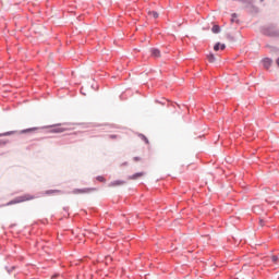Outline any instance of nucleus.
Here are the masks:
<instances>
[{
  "label": "nucleus",
  "mask_w": 279,
  "mask_h": 279,
  "mask_svg": "<svg viewBox=\"0 0 279 279\" xmlns=\"http://www.w3.org/2000/svg\"><path fill=\"white\" fill-rule=\"evenodd\" d=\"M97 191L96 187H84V189H74L72 191L73 195H82L86 193H95Z\"/></svg>",
  "instance_id": "7ed1b4c3"
},
{
  "label": "nucleus",
  "mask_w": 279,
  "mask_h": 279,
  "mask_svg": "<svg viewBox=\"0 0 279 279\" xmlns=\"http://www.w3.org/2000/svg\"><path fill=\"white\" fill-rule=\"evenodd\" d=\"M38 128H29V129H24L21 131V134H29V132H36Z\"/></svg>",
  "instance_id": "ddd939ff"
},
{
  "label": "nucleus",
  "mask_w": 279,
  "mask_h": 279,
  "mask_svg": "<svg viewBox=\"0 0 279 279\" xmlns=\"http://www.w3.org/2000/svg\"><path fill=\"white\" fill-rule=\"evenodd\" d=\"M4 145H8V142L0 140V147H4Z\"/></svg>",
  "instance_id": "4be33fe9"
},
{
  "label": "nucleus",
  "mask_w": 279,
  "mask_h": 279,
  "mask_svg": "<svg viewBox=\"0 0 279 279\" xmlns=\"http://www.w3.org/2000/svg\"><path fill=\"white\" fill-rule=\"evenodd\" d=\"M276 64L279 68V57L276 59Z\"/></svg>",
  "instance_id": "a878e982"
},
{
  "label": "nucleus",
  "mask_w": 279,
  "mask_h": 279,
  "mask_svg": "<svg viewBox=\"0 0 279 279\" xmlns=\"http://www.w3.org/2000/svg\"><path fill=\"white\" fill-rule=\"evenodd\" d=\"M226 37H227V40H229V43H236V37L232 36V34L228 33Z\"/></svg>",
  "instance_id": "4468645a"
},
{
  "label": "nucleus",
  "mask_w": 279,
  "mask_h": 279,
  "mask_svg": "<svg viewBox=\"0 0 279 279\" xmlns=\"http://www.w3.org/2000/svg\"><path fill=\"white\" fill-rule=\"evenodd\" d=\"M207 60L208 62H210L213 64V62H215L217 60V58H215V53H209L207 54Z\"/></svg>",
  "instance_id": "2eb2a0df"
},
{
  "label": "nucleus",
  "mask_w": 279,
  "mask_h": 279,
  "mask_svg": "<svg viewBox=\"0 0 279 279\" xmlns=\"http://www.w3.org/2000/svg\"><path fill=\"white\" fill-rule=\"evenodd\" d=\"M133 160H134L135 162H138V161L141 160V157H134Z\"/></svg>",
  "instance_id": "b1692460"
},
{
  "label": "nucleus",
  "mask_w": 279,
  "mask_h": 279,
  "mask_svg": "<svg viewBox=\"0 0 279 279\" xmlns=\"http://www.w3.org/2000/svg\"><path fill=\"white\" fill-rule=\"evenodd\" d=\"M5 269H7L8 274H12V271H14V269H16V267L13 266L11 269H8V267H5Z\"/></svg>",
  "instance_id": "5701e85b"
},
{
  "label": "nucleus",
  "mask_w": 279,
  "mask_h": 279,
  "mask_svg": "<svg viewBox=\"0 0 279 279\" xmlns=\"http://www.w3.org/2000/svg\"><path fill=\"white\" fill-rule=\"evenodd\" d=\"M110 138H117V135H110Z\"/></svg>",
  "instance_id": "bb28decb"
},
{
  "label": "nucleus",
  "mask_w": 279,
  "mask_h": 279,
  "mask_svg": "<svg viewBox=\"0 0 279 279\" xmlns=\"http://www.w3.org/2000/svg\"><path fill=\"white\" fill-rule=\"evenodd\" d=\"M53 193H59V195H64L62 190H48L43 193V195H53Z\"/></svg>",
  "instance_id": "0eeeda50"
},
{
  "label": "nucleus",
  "mask_w": 279,
  "mask_h": 279,
  "mask_svg": "<svg viewBox=\"0 0 279 279\" xmlns=\"http://www.w3.org/2000/svg\"><path fill=\"white\" fill-rule=\"evenodd\" d=\"M52 134H62L64 132V129L62 128H54L51 130Z\"/></svg>",
  "instance_id": "dca6fc26"
},
{
  "label": "nucleus",
  "mask_w": 279,
  "mask_h": 279,
  "mask_svg": "<svg viewBox=\"0 0 279 279\" xmlns=\"http://www.w3.org/2000/svg\"><path fill=\"white\" fill-rule=\"evenodd\" d=\"M126 165H128V161H125V162L122 163L123 167H126Z\"/></svg>",
  "instance_id": "cd10ccee"
},
{
  "label": "nucleus",
  "mask_w": 279,
  "mask_h": 279,
  "mask_svg": "<svg viewBox=\"0 0 279 279\" xmlns=\"http://www.w3.org/2000/svg\"><path fill=\"white\" fill-rule=\"evenodd\" d=\"M271 260H272V263H278V256L277 255H272L271 256Z\"/></svg>",
  "instance_id": "412c9836"
},
{
  "label": "nucleus",
  "mask_w": 279,
  "mask_h": 279,
  "mask_svg": "<svg viewBox=\"0 0 279 279\" xmlns=\"http://www.w3.org/2000/svg\"><path fill=\"white\" fill-rule=\"evenodd\" d=\"M83 95H86L85 92H83Z\"/></svg>",
  "instance_id": "7c9ffc66"
},
{
  "label": "nucleus",
  "mask_w": 279,
  "mask_h": 279,
  "mask_svg": "<svg viewBox=\"0 0 279 279\" xmlns=\"http://www.w3.org/2000/svg\"><path fill=\"white\" fill-rule=\"evenodd\" d=\"M46 128H56V125H51V126H46Z\"/></svg>",
  "instance_id": "c85d7f7f"
},
{
  "label": "nucleus",
  "mask_w": 279,
  "mask_h": 279,
  "mask_svg": "<svg viewBox=\"0 0 279 279\" xmlns=\"http://www.w3.org/2000/svg\"><path fill=\"white\" fill-rule=\"evenodd\" d=\"M266 48L269 49L272 56H279V48L271 45H266Z\"/></svg>",
  "instance_id": "423d86ee"
},
{
  "label": "nucleus",
  "mask_w": 279,
  "mask_h": 279,
  "mask_svg": "<svg viewBox=\"0 0 279 279\" xmlns=\"http://www.w3.org/2000/svg\"><path fill=\"white\" fill-rule=\"evenodd\" d=\"M36 197L29 194H25L22 196H17L14 199L10 201L9 203H7L5 205L2 206H14V204H21L23 202H29V199H35Z\"/></svg>",
  "instance_id": "f03ea898"
},
{
  "label": "nucleus",
  "mask_w": 279,
  "mask_h": 279,
  "mask_svg": "<svg viewBox=\"0 0 279 279\" xmlns=\"http://www.w3.org/2000/svg\"><path fill=\"white\" fill-rule=\"evenodd\" d=\"M150 54L153 56V58H160V49L150 48Z\"/></svg>",
  "instance_id": "1a4fd4ad"
},
{
  "label": "nucleus",
  "mask_w": 279,
  "mask_h": 279,
  "mask_svg": "<svg viewBox=\"0 0 279 279\" xmlns=\"http://www.w3.org/2000/svg\"><path fill=\"white\" fill-rule=\"evenodd\" d=\"M96 180H97L98 182H106V178H104V175H98V177H96Z\"/></svg>",
  "instance_id": "aec40b11"
},
{
  "label": "nucleus",
  "mask_w": 279,
  "mask_h": 279,
  "mask_svg": "<svg viewBox=\"0 0 279 279\" xmlns=\"http://www.w3.org/2000/svg\"><path fill=\"white\" fill-rule=\"evenodd\" d=\"M264 68L269 69L274 64V60L269 57H266L262 60Z\"/></svg>",
  "instance_id": "39448f33"
},
{
  "label": "nucleus",
  "mask_w": 279,
  "mask_h": 279,
  "mask_svg": "<svg viewBox=\"0 0 279 279\" xmlns=\"http://www.w3.org/2000/svg\"><path fill=\"white\" fill-rule=\"evenodd\" d=\"M83 95H86L85 92H83Z\"/></svg>",
  "instance_id": "2f4dec72"
},
{
  "label": "nucleus",
  "mask_w": 279,
  "mask_h": 279,
  "mask_svg": "<svg viewBox=\"0 0 279 279\" xmlns=\"http://www.w3.org/2000/svg\"><path fill=\"white\" fill-rule=\"evenodd\" d=\"M260 32L264 36L269 38H279V29L277 24H268L260 28Z\"/></svg>",
  "instance_id": "f257e3e1"
},
{
  "label": "nucleus",
  "mask_w": 279,
  "mask_h": 279,
  "mask_svg": "<svg viewBox=\"0 0 279 279\" xmlns=\"http://www.w3.org/2000/svg\"><path fill=\"white\" fill-rule=\"evenodd\" d=\"M145 175V172H136L133 175L129 177V180H138V178H143Z\"/></svg>",
  "instance_id": "9d476101"
},
{
  "label": "nucleus",
  "mask_w": 279,
  "mask_h": 279,
  "mask_svg": "<svg viewBox=\"0 0 279 279\" xmlns=\"http://www.w3.org/2000/svg\"><path fill=\"white\" fill-rule=\"evenodd\" d=\"M211 32L213 34H221V26L214 24V26L211 27Z\"/></svg>",
  "instance_id": "f8f14e48"
},
{
  "label": "nucleus",
  "mask_w": 279,
  "mask_h": 279,
  "mask_svg": "<svg viewBox=\"0 0 279 279\" xmlns=\"http://www.w3.org/2000/svg\"><path fill=\"white\" fill-rule=\"evenodd\" d=\"M12 134H14V131H8V132H4V133H0V138L3 137V136H12Z\"/></svg>",
  "instance_id": "f3484780"
},
{
  "label": "nucleus",
  "mask_w": 279,
  "mask_h": 279,
  "mask_svg": "<svg viewBox=\"0 0 279 279\" xmlns=\"http://www.w3.org/2000/svg\"><path fill=\"white\" fill-rule=\"evenodd\" d=\"M219 49H221V51H223L226 49V44H221V43H216L214 45V51H219Z\"/></svg>",
  "instance_id": "6e6552de"
},
{
  "label": "nucleus",
  "mask_w": 279,
  "mask_h": 279,
  "mask_svg": "<svg viewBox=\"0 0 279 279\" xmlns=\"http://www.w3.org/2000/svg\"><path fill=\"white\" fill-rule=\"evenodd\" d=\"M138 136H140V138H142L143 142L146 143V145H149V140L147 138V136H145L143 134H140Z\"/></svg>",
  "instance_id": "a211bd4d"
},
{
  "label": "nucleus",
  "mask_w": 279,
  "mask_h": 279,
  "mask_svg": "<svg viewBox=\"0 0 279 279\" xmlns=\"http://www.w3.org/2000/svg\"><path fill=\"white\" fill-rule=\"evenodd\" d=\"M148 14H151L154 19H158L159 16L157 11H149Z\"/></svg>",
  "instance_id": "6ab92c4d"
},
{
  "label": "nucleus",
  "mask_w": 279,
  "mask_h": 279,
  "mask_svg": "<svg viewBox=\"0 0 279 279\" xmlns=\"http://www.w3.org/2000/svg\"><path fill=\"white\" fill-rule=\"evenodd\" d=\"M231 23H236L238 25L239 23H241V20H239V14L236 13L231 14Z\"/></svg>",
  "instance_id": "9b49d317"
},
{
  "label": "nucleus",
  "mask_w": 279,
  "mask_h": 279,
  "mask_svg": "<svg viewBox=\"0 0 279 279\" xmlns=\"http://www.w3.org/2000/svg\"><path fill=\"white\" fill-rule=\"evenodd\" d=\"M259 223H260V226H265V220L260 219Z\"/></svg>",
  "instance_id": "393cba45"
},
{
  "label": "nucleus",
  "mask_w": 279,
  "mask_h": 279,
  "mask_svg": "<svg viewBox=\"0 0 279 279\" xmlns=\"http://www.w3.org/2000/svg\"><path fill=\"white\" fill-rule=\"evenodd\" d=\"M260 1V3H263V1H265V0H259Z\"/></svg>",
  "instance_id": "c756f323"
},
{
  "label": "nucleus",
  "mask_w": 279,
  "mask_h": 279,
  "mask_svg": "<svg viewBox=\"0 0 279 279\" xmlns=\"http://www.w3.org/2000/svg\"><path fill=\"white\" fill-rule=\"evenodd\" d=\"M124 184H128V181L124 180H116V181H111L108 186L109 187H113V186H123Z\"/></svg>",
  "instance_id": "20e7f679"
}]
</instances>
